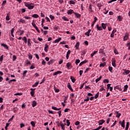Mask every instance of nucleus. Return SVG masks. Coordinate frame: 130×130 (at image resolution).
Listing matches in <instances>:
<instances>
[{
	"instance_id": "nucleus-1",
	"label": "nucleus",
	"mask_w": 130,
	"mask_h": 130,
	"mask_svg": "<svg viewBox=\"0 0 130 130\" xmlns=\"http://www.w3.org/2000/svg\"><path fill=\"white\" fill-rule=\"evenodd\" d=\"M24 4L25 7H26L28 9V10H33V9H34L35 6L33 5V3L24 2Z\"/></svg>"
},
{
	"instance_id": "nucleus-2",
	"label": "nucleus",
	"mask_w": 130,
	"mask_h": 130,
	"mask_svg": "<svg viewBox=\"0 0 130 130\" xmlns=\"http://www.w3.org/2000/svg\"><path fill=\"white\" fill-rule=\"evenodd\" d=\"M31 25L33 27H34L36 29V30L38 32V33H40V30L38 28V27L36 26V24L34 22V20L32 21V22L31 23Z\"/></svg>"
},
{
	"instance_id": "nucleus-3",
	"label": "nucleus",
	"mask_w": 130,
	"mask_h": 130,
	"mask_svg": "<svg viewBox=\"0 0 130 130\" xmlns=\"http://www.w3.org/2000/svg\"><path fill=\"white\" fill-rule=\"evenodd\" d=\"M112 64L114 67V68H116V63H115L116 60L115 58H112L111 60Z\"/></svg>"
},
{
	"instance_id": "nucleus-4",
	"label": "nucleus",
	"mask_w": 130,
	"mask_h": 130,
	"mask_svg": "<svg viewBox=\"0 0 130 130\" xmlns=\"http://www.w3.org/2000/svg\"><path fill=\"white\" fill-rule=\"evenodd\" d=\"M95 28H96L97 31H102L103 30V28H102V26H99V24H98L96 25Z\"/></svg>"
},
{
	"instance_id": "nucleus-5",
	"label": "nucleus",
	"mask_w": 130,
	"mask_h": 130,
	"mask_svg": "<svg viewBox=\"0 0 130 130\" xmlns=\"http://www.w3.org/2000/svg\"><path fill=\"white\" fill-rule=\"evenodd\" d=\"M114 90H119L121 91V86L120 85H117L114 87Z\"/></svg>"
},
{
	"instance_id": "nucleus-6",
	"label": "nucleus",
	"mask_w": 130,
	"mask_h": 130,
	"mask_svg": "<svg viewBox=\"0 0 130 130\" xmlns=\"http://www.w3.org/2000/svg\"><path fill=\"white\" fill-rule=\"evenodd\" d=\"M128 39V34L126 33L123 37V41H126Z\"/></svg>"
},
{
	"instance_id": "nucleus-7",
	"label": "nucleus",
	"mask_w": 130,
	"mask_h": 130,
	"mask_svg": "<svg viewBox=\"0 0 130 130\" xmlns=\"http://www.w3.org/2000/svg\"><path fill=\"white\" fill-rule=\"evenodd\" d=\"M18 23H22V24H26V20L25 19H23L20 18L18 21Z\"/></svg>"
},
{
	"instance_id": "nucleus-8",
	"label": "nucleus",
	"mask_w": 130,
	"mask_h": 130,
	"mask_svg": "<svg viewBox=\"0 0 130 130\" xmlns=\"http://www.w3.org/2000/svg\"><path fill=\"white\" fill-rule=\"evenodd\" d=\"M105 122V120L104 119L100 120L98 121L99 125H102L103 123Z\"/></svg>"
},
{
	"instance_id": "nucleus-9",
	"label": "nucleus",
	"mask_w": 130,
	"mask_h": 130,
	"mask_svg": "<svg viewBox=\"0 0 130 130\" xmlns=\"http://www.w3.org/2000/svg\"><path fill=\"white\" fill-rule=\"evenodd\" d=\"M68 15H72V14H75L74 10L70 9L67 11Z\"/></svg>"
},
{
	"instance_id": "nucleus-10",
	"label": "nucleus",
	"mask_w": 130,
	"mask_h": 130,
	"mask_svg": "<svg viewBox=\"0 0 130 130\" xmlns=\"http://www.w3.org/2000/svg\"><path fill=\"white\" fill-rule=\"evenodd\" d=\"M66 67L68 70H70L71 69L70 68L71 67H72V63L70 62H68L66 64Z\"/></svg>"
},
{
	"instance_id": "nucleus-11",
	"label": "nucleus",
	"mask_w": 130,
	"mask_h": 130,
	"mask_svg": "<svg viewBox=\"0 0 130 130\" xmlns=\"http://www.w3.org/2000/svg\"><path fill=\"white\" fill-rule=\"evenodd\" d=\"M94 21L92 22V24H91V27H93L94 25L95 24V23L98 21V18L97 17H95L94 18Z\"/></svg>"
},
{
	"instance_id": "nucleus-12",
	"label": "nucleus",
	"mask_w": 130,
	"mask_h": 130,
	"mask_svg": "<svg viewBox=\"0 0 130 130\" xmlns=\"http://www.w3.org/2000/svg\"><path fill=\"white\" fill-rule=\"evenodd\" d=\"M70 54H71V50H69L66 55L67 59H69V57H70Z\"/></svg>"
},
{
	"instance_id": "nucleus-13",
	"label": "nucleus",
	"mask_w": 130,
	"mask_h": 130,
	"mask_svg": "<svg viewBox=\"0 0 130 130\" xmlns=\"http://www.w3.org/2000/svg\"><path fill=\"white\" fill-rule=\"evenodd\" d=\"M86 62H88V60H87L82 61L79 63V66L81 67V66H83V64H84V63H86Z\"/></svg>"
},
{
	"instance_id": "nucleus-14",
	"label": "nucleus",
	"mask_w": 130,
	"mask_h": 130,
	"mask_svg": "<svg viewBox=\"0 0 130 130\" xmlns=\"http://www.w3.org/2000/svg\"><path fill=\"white\" fill-rule=\"evenodd\" d=\"M49 48V46H48V45L45 44V48H44V51L46 52H47L48 51V49Z\"/></svg>"
},
{
	"instance_id": "nucleus-15",
	"label": "nucleus",
	"mask_w": 130,
	"mask_h": 130,
	"mask_svg": "<svg viewBox=\"0 0 130 130\" xmlns=\"http://www.w3.org/2000/svg\"><path fill=\"white\" fill-rule=\"evenodd\" d=\"M90 33H91V29H89L88 30L87 32L85 33V35L89 37V36H90Z\"/></svg>"
},
{
	"instance_id": "nucleus-16",
	"label": "nucleus",
	"mask_w": 130,
	"mask_h": 130,
	"mask_svg": "<svg viewBox=\"0 0 130 130\" xmlns=\"http://www.w3.org/2000/svg\"><path fill=\"white\" fill-rule=\"evenodd\" d=\"M59 125L61 126V129L62 130H64L65 129V128H64V125H63V123L62 122H60L58 126H59Z\"/></svg>"
},
{
	"instance_id": "nucleus-17",
	"label": "nucleus",
	"mask_w": 130,
	"mask_h": 130,
	"mask_svg": "<svg viewBox=\"0 0 130 130\" xmlns=\"http://www.w3.org/2000/svg\"><path fill=\"white\" fill-rule=\"evenodd\" d=\"M60 40H61V38H58L53 42V43H58Z\"/></svg>"
},
{
	"instance_id": "nucleus-18",
	"label": "nucleus",
	"mask_w": 130,
	"mask_h": 130,
	"mask_svg": "<svg viewBox=\"0 0 130 130\" xmlns=\"http://www.w3.org/2000/svg\"><path fill=\"white\" fill-rule=\"evenodd\" d=\"M68 87L69 89L71 90L72 92H73V91H74V90L73 89V88H72V85H71V83L68 84Z\"/></svg>"
},
{
	"instance_id": "nucleus-19",
	"label": "nucleus",
	"mask_w": 130,
	"mask_h": 130,
	"mask_svg": "<svg viewBox=\"0 0 130 130\" xmlns=\"http://www.w3.org/2000/svg\"><path fill=\"white\" fill-rule=\"evenodd\" d=\"M1 45V46H3V47L5 48L6 49H9V47H8V45H7V44L2 43Z\"/></svg>"
},
{
	"instance_id": "nucleus-20",
	"label": "nucleus",
	"mask_w": 130,
	"mask_h": 130,
	"mask_svg": "<svg viewBox=\"0 0 130 130\" xmlns=\"http://www.w3.org/2000/svg\"><path fill=\"white\" fill-rule=\"evenodd\" d=\"M54 62V59H52L50 60V61H49L48 62V64L49 66H50V64H51L52 63H53Z\"/></svg>"
},
{
	"instance_id": "nucleus-21",
	"label": "nucleus",
	"mask_w": 130,
	"mask_h": 130,
	"mask_svg": "<svg viewBox=\"0 0 130 130\" xmlns=\"http://www.w3.org/2000/svg\"><path fill=\"white\" fill-rule=\"evenodd\" d=\"M52 109H53V110H56V111H58V110H60V109H61V108H57L56 107H52Z\"/></svg>"
},
{
	"instance_id": "nucleus-22",
	"label": "nucleus",
	"mask_w": 130,
	"mask_h": 130,
	"mask_svg": "<svg viewBox=\"0 0 130 130\" xmlns=\"http://www.w3.org/2000/svg\"><path fill=\"white\" fill-rule=\"evenodd\" d=\"M61 73H62L61 71H58L55 73H53V76H56L57 75H58V74H61Z\"/></svg>"
},
{
	"instance_id": "nucleus-23",
	"label": "nucleus",
	"mask_w": 130,
	"mask_h": 130,
	"mask_svg": "<svg viewBox=\"0 0 130 130\" xmlns=\"http://www.w3.org/2000/svg\"><path fill=\"white\" fill-rule=\"evenodd\" d=\"M36 105H37V102H36V101H33L32 103V106L33 107H35Z\"/></svg>"
},
{
	"instance_id": "nucleus-24",
	"label": "nucleus",
	"mask_w": 130,
	"mask_h": 130,
	"mask_svg": "<svg viewBox=\"0 0 130 130\" xmlns=\"http://www.w3.org/2000/svg\"><path fill=\"white\" fill-rule=\"evenodd\" d=\"M6 21H10V13H7L6 17Z\"/></svg>"
},
{
	"instance_id": "nucleus-25",
	"label": "nucleus",
	"mask_w": 130,
	"mask_h": 130,
	"mask_svg": "<svg viewBox=\"0 0 130 130\" xmlns=\"http://www.w3.org/2000/svg\"><path fill=\"white\" fill-rule=\"evenodd\" d=\"M80 46V42H78L76 43V44L75 45L76 49L78 50L79 49V47Z\"/></svg>"
},
{
	"instance_id": "nucleus-26",
	"label": "nucleus",
	"mask_w": 130,
	"mask_h": 130,
	"mask_svg": "<svg viewBox=\"0 0 130 130\" xmlns=\"http://www.w3.org/2000/svg\"><path fill=\"white\" fill-rule=\"evenodd\" d=\"M14 28H12L11 30V35L13 37H15V36L14 35Z\"/></svg>"
},
{
	"instance_id": "nucleus-27",
	"label": "nucleus",
	"mask_w": 130,
	"mask_h": 130,
	"mask_svg": "<svg viewBox=\"0 0 130 130\" xmlns=\"http://www.w3.org/2000/svg\"><path fill=\"white\" fill-rule=\"evenodd\" d=\"M102 28H103V29H104V30H105V29H106V24H105L104 23H102Z\"/></svg>"
},
{
	"instance_id": "nucleus-28",
	"label": "nucleus",
	"mask_w": 130,
	"mask_h": 130,
	"mask_svg": "<svg viewBox=\"0 0 130 130\" xmlns=\"http://www.w3.org/2000/svg\"><path fill=\"white\" fill-rule=\"evenodd\" d=\"M38 84H39V81H38L35 83V84L32 85L33 88H35V87H37L38 86Z\"/></svg>"
},
{
	"instance_id": "nucleus-29",
	"label": "nucleus",
	"mask_w": 130,
	"mask_h": 130,
	"mask_svg": "<svg viewBox=\"0 0 130 130\" xmlns=\"http://www.w3.org/2000/svg\"><path fill=\"white\" fill-rule=\"evenodd\" d=\"M70 79L73 83H75V82H76V79H75V77L71 76Z\"/></svg>"
},
{
	"instance_id": "nucleus-30",
	"label": "nucleus",
	"mask_w": 130,
	"mask_h": 130,
	"mask_svg": "<svg viewBox=\"0 0 130 130\" xmlns=\"http://www.w3.org/2000/svg\"><path fill=\"white\" fill-rule=\"evenodd\" d=\"M128 88V85H124L123 91L125 92L126 91H127Z\"/></svg>"
},
{
	"instance_id": "nucleus-31",
	"label": "nucleus",
	"mask_w": 130,
	"mask_h": 130,
	"mask_svg": "<svg viewBox=\"0 0 130 130\" xmlns=\"http://www.w3.org/2000/svg\"><path fill=\"white\" fill-rule=\"evenodd\" d=\"M102 79V76H100L99 78L95 79V83H98Z\"/></svg>"
},
{
	"instance_id": "nucleus-32",
	"label": "nucleus",
	"mask_w": 130,
	"mask_h": 130,
	"mask_svg": "<svg viewBox=\"0 0 130 130\" xmlns=\"http://www.w3.org/2000/svg\"><path fill=\"white\" fill-rule=\"evenodd\" d=\"M97 52H98V51H94L93 53H92L91 54H90V56L91 57H93V56H94V55H95V54H96V53H97Z\"/></svg>"
},
{
	"instance_id": "nucleus-33",
	"label": "nucleus",
	"mask_w": 130,
	"mask_h": 130,
	"mask_svg": "<svg viewBox=\"0 0 130 130\" xmlns=\"http://www.w3.org/2000/svg\"><path fill=\"white\" fill-rule=\"evenodd\" d=\"M74 15H75L76 17L77 18H80V17H81V14L78 13L74 12Z\"/></svg>"
},
{
	"instance_id": "nucleus-34",
	"label": "nucleus",
	"mask_w": 130,
	"mask_h": 130,
	"mask_svg": "<svg viewBox=\"0 0 130 130\" xmlns=\"http://www.w3.org/2000/svg\"><path fill=\"white\" fill-rule=\"evenodd\" d=\"M32 18H35L36 19H37V18H39V15L38 14H35L32 15Z\"/></svg>"
},
{
	"instance_id": "nucleus-35",
	"label": "nucleus",
	"mask_w": 130,
	"mask_h": 130,
	"mask_svg": "<svg viewBox=\"0 0 130 130\" xmlns=\"http://www.w3.org/2000/svg\"><path fill=\"white\" fill-rule=\"evenodd\" d=\"M105 90V89H104V86L103 85H101V88L100 89V91L101 92H102V91Z\"/></svg>"
},
{
	"instance_id": "nucleus-36",
	"label": "nucleus",
	"mask_w": 130,
	"mask_h": 130,
	"mask_svg": "<svg viewBox=\"0 0 130 130\" xmlns=\"http://www.w3.org/2000/svg\"><path fill=\"white\" fill-rule=\"evenodd\" d=\"M30 94L32 97H35V95H34V94H35V91H31L30 92Z\"/></svg>"
},
{
	"instance_id": "nucleus-37",
	"label": "nucleus",
	"mask_w": 130,
	"mask_h": 130,
	"mask_svg": "<svg viewBox=\"0 0 130 130\" xmlns=\"http://www.w3.org/2000/svg\"><path fill=\"white\" fill-rule=\"evenodd\" d=\"M122 19H123V18H122L121 16L119 15L118 16V19L119 20V22H121V21H122Z\"/></svg>"
},
{
	"instance_id": "nucleus-38",
	"label": "nucleus",
	"mask_w": 130,
	"mask_h": 130,
	"mask_svg": "<svg viewBox=\"0 0 130 130\" xmlns=\"http://www.w3.org/2000/svg\"><path fill=\"white\" fill-rule=\"evenodd\" d=\"M31 40L30 39H28L27 40V45L28 46H31Z\"/></svg>"
},
{
	"instance_id": "nucleus-39",
	"label": "nucleus",
	"mask_w": 130,
	"mask_h": 130,
	"mask_svg": "<svg viewBox=\"0 0 130 130\" xmlns=\"http://www.w3.org/2000/svg\"><path fill=\"white\" fill-rule=\"evenodd\" d=\"M109 70L110 73H113V68L112 67L109 66Z\"/></svg>"
},
{
	"instance_id": "nucleus-40",
	"label": "nucleus",
	"mask_w": 130,
	"mask_h": 130,
	"mask_svg": "<svg viewBox=\"0 0 130 130\" xmlns=\"http://www.w3.org/2000/svg\"><path fill=\"white\" fill-rule=\"evenodd\" d=\"M22 40L24 41V43H27V38L26 37L22 38Z\"/></svg>"
},
{
	"instance_id": "nucleus-41",
	"label": "nucleus",
	"mask_w": 130,
	"mask_h": 130,
	"mask_svg": "<svg viewBox=\"0 0 130 130\" xmlns=\"http://www.w3.org/2000/svg\"><path fill=\"white\" fill-rule=\"evenodd\" d=\"M24 30H19V36H22V35H23V34H24Z\"/></svg>"
},
{
	"instance_id": "nucleus-42",
	"label": "nucleus",
	"mask_w": 130,
	"mask_h": 130,
	"mask_svg": "<svg viewBox=\"0 0 130 130\" xmlns=\"http://www.w3.org/2000/svg\"><path fill=\"white\" fill-rule=\"evenodd\" d=\"M117 113L116 117L118 118L121 115V113H118V112H116Z\"/></svg>"
},
{
	"instance_id": "nucleus-43",
	"label": "nucleus",
	"mask_w": 130,
	"mask_h": 130,
	"mask_svg": "<svg viewBox=\"0 0 130 130\" xmlns=\"http://www.w3.org/2000/svg\"><path fill=\"white\" fill-rule=\"evenodd\" d=\"M6 4H7V1H4L2 4V8H4V7H5V5H6Z\"/></svg>"
},
{
	"instance_id": "nucleus-44",
	"label": "nucleus",
	"mask_w": 130,
	"mask_h": 130,
	"mask_svg": "<svg viewBox=\"0 0 130 130\" xmlns=\"http://www.w3.org/2000/svg\"><path fill=\"white\" fill-rule=\"evenodd\" d=\"M28 58L29 59H32V58H33V56L30 54V53H29L28 55Z\"/></svg>"
},
{
	"instance_id": "nucleus-45",
	"label": "nucleus",
	"mask_w": 130,
	"mask_h": 130,
	"mask_svg": "<svg viewBox=\"0 0 130 130\" xmlns=\"http://www.w3.org/2000/svg\"><path fill=\"white\" fill-rule=\"evenodd\" d=\"M80 61H81L80 60V59H77L76 60V61H75L76 64L77 66H78V63H80Z\"/></svg>"
},
{
	"instance_id": "nucleus-46",
	"label": "nucleus",
	"mask_w": 130,
	"mask_h": 130,
	"mask_svg": "<svg viewBox=\"0 0 130 130\" xmlns=\"http://www.w3.org/2000/svg\"><path fill=\"white\" fill-rule=\"evenodd\" d=\"M86 50H82L81 51V55H84V54H86Z\"/></svg>"
},
{
	"instance_id": "nucleus-47",
	"label": "nucleus",
	"mask_w": 130,
	"mask_h": 130,
	"mask_svg": "<svg viewBox=\"0 0 130 130\" xmlns=\"http://www.w3.org/2000/svg\"><path fill=\"white\" fill-rule=\"evenodd\" d=\"M62 19L64 20V21H69V19H68V18H67V17L66 16H63L62 17Z\"/></svg>"
},
{
	"instance_id": "nucleus-48",
	"label": "nucleus",
	"mask_w": 130,
	"mask_h": 130,
	"mask_svg": "<svg viewBox=\"0 0 130 130\" xmlns=\"http://www.w3.org/2000/svg\"><path fill=\"white\" fill-rule=\"evenodd\" d=\"M30 124L32 125V126H33V127H35V122H34V121H32L30 122Z\"/></svg>"
},
{
	"instance_id": "nucleus-49",
	"label": "nucleus",
	"mask_w": 130,
	"mask_h": 130,
	"mask_svg": "<svg viewBox=\"0 0 130 130\" xmlns=\"http://www.w3.org/2000/svg\"><path fill=\"white\" fill-rule=\"evenodd\" d=\"M95 99H97L99 97V92H97L94 96H93Z\"/></svg>"
},
{
	"instance_id": "nucleus-50",
	"label": "nucleus",
	"mask_w": 130,
	"mask_h": 130,
	"mask_svg": "<svg viewBox=\"0 0 130 130\" xmlns=\"http://www.w3.org/2000/svg\"><path fill=\"white\" fill-rule=\"evenodd\" d=\"M21 95H22V93H19V92H18V93H16L14 94L15 96H21Z\"/></svg>"
},
{
	"instance_id": "nucleus-51",
	"label": "nucleus",
	"mask_w": 130,
	"mask_h": 130,
	"mask_svg": "<svg viewBox=\"0 0 130 130\" xmlns=\"http://www.w3.org/2000/svg\"><path fill=\"white\" fill-rule=\"evenodd\" d=\"M114 52L115 54H119V52H118V51H117V49H114Z\"/></svg>"
},
{
	"instance_id": "nucleus-52",
	"label": "nucleus",
	"mask_w": 130,
	"mask_h": 130,
	"mask_svg": "<svg viewBox=\"0 0 130 130\" xmlns=\"http://www.w3.org/2000/svg\"><path fill=\"white\" fill-rule=\"evenodd\" d=\"M121 125L122 127H124V126H125V125H124V120H123L122 122L121 123Z\"/></svg>"
},
{
	"instance_id": "nucleus-53",
	"label": "nucleus",
	"mask_w": 130,
	"mask_h": 130,
	"mask_svg": "<svg viewBox=\"0 0 130 130\" xmlns=\"http://www.w3.org/2000/svg\"><path fill=\"white\" fill-rule=\"evenodd\" d=\"M10 125V123H6V126L5 127L6 130H8V127Z\"/></svg>"
},
{
	"instance_id": "nucleus-54",
	"label": "nucleus",
	"mask_w": 130,
	"mask_h": 130,
	"mask_svg": "<svg viewBox=\"0 0 130 130\" xmlns=\"http://www.w3.org/2000/svg\"><path fill=\"white\" fill-rule=\"evenodd\" d=\"M103 83H109V80L108 79H106L103 80Z\"/></svg>"
},
{
	"instance_id": "nucleus-55",
	"label": "nucleus",
	"mask_w": 130,
	"mask_h": 130,
	"mask_svg": "<svg viewBox=\"0 0 130 130\" xmlns=\"http://www.w3.org/2000/svg\"><path fill=\"white\" fill-rule=\"evenodd\" d=\"M49 17L52 21V20H54V19H55L54 16H53L52 15H50Z\"/></svg>"
},
{
	"instance_id": "nucleus-56",
	"label": "nucleus",
	"mask_w": 130,
	"mask_h": 130,
	"mask_svg": "<svg viewBox=\"0 0 130 130\" xmlns=\"http://www.w3.org/2000/svg\"><path fill=\"white\" fill-rule=\"evenodd\" d=\"M102 127V126H100L98 128L95 129H92L91 130H100V129H101Z\"/></svg>"
},
{
	"instance_id": "nucleus-57",
	"label": "nucleus",
	"mask_w": 130,
	"mask_h": 130,
	"mask_svg": "<svg viewBox=\"0 0 130 130\" xmlns=\"http://www.w3.org/2000/svg\"><path fill=\"white\" fill-rule=\"evenodd\" d=\"M26 73H28V71L27 70H25L24 71H23V77H25L26 76Z\"/></svg>"
},
{
	"instance_id": "nucleus-58",
	"label": "nucleus",
	"mask_w": 130,
	"mask_h": 130,
	"mask_svg": "<svg viewBox=\"0 0 130 130\" xmlns=\"http://www.w3.org/2000/svg\"><path fill=\"white\" fill-rule=\"evenodd\" d=\"M67 126H70V124H71V122L69 120H67Z\"/></svg>"
},
{
	"instance_id": "nucleus-59",
	"label": "nucleus",
	"mask_w": 130,
	"mask_h": 130,
	"mask_svg": "<svg viewBox=\"0 0 130 130\" xmlns=\"http://www.w3.org/2000/svg\"><path fill=\"white\" fill-rule=\"evenodd\" d=\"M126 46L128 47V50H130V42L127 43Z\"/></svg>"
},
{
	"instance_id": "nucleus-60",
	"label": "nucleus",
	"mask_w": 130,
	"mask_h": 130,
	"mask_svg": "<svg viewBox=\"0 0 130 130\" xmlns=\"http://www.w3.org/2000/svg\"><path fill=\"white\" fill-rule=\"evenodd\" d=\"M75 4H76L75 1H70V5H75Z\"/></svg>"
},
{
	"instance_id": "nucleus-61",
	"label": "nucleus",
	"mask_w": 130,
	"mask_h": 130,
	"mask_svg": "<svg viewBox=\"0 0 130 130\" xmlns=\"http://www.w3.org/2000/svg\"><path fill=\"white\" fill-rule=\"evenodd\" d=\"M24 19H26V20H30L31 19V17L29 16H24Z\"/></svg>"
},
{
	"instance_id": "nucleus-62",
	"label": "nucleus",
	"mask_w": 130,
	"mask_h": 130,
	"mask_svg": "<svg viewBox=\"0 0 130 130\" xmlns=\"http://www.w3.org/2000/svg\"><path fill=\"white\" fill-rule=\"evenodd\" d=\"M125 73L126 75H128V74H129V73H130V71L125 70Z\"/></svg>"
},
{
	"instance_id": "nucleus-63",
	"label": "nucleus",
	"mask_w": 130,
	"mask_h": 130,
	"mask_svg": "<svg viewBox=\"0 0 130 130\" xmlns=\"http://www.w3.org/2000/svg\"><path fill=\"white\" fill-rule=\"evenodd\" d=\"M4 59V55H2L0 57V61L2 62Z\"/></svg>"
},
{
	"instance_id": "nucleus-64",
	"label": "nucleus",
	"mask_w": 130,
	"mask_h": 130,
	"mask_svg": "<svg viewBox=\"0 0 130 130\" xmlns=\"http://www.w3.org/2000/svg\"><path fill=\"white\" fill-rule=\"evenodd\" d=\"M100 67H105V62L101 63L100 64Z\"/></svg>"
}]
</instances>
